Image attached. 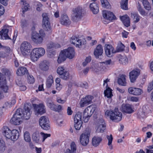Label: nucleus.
Segmentation results:
<instances>
[{
	"label": "nucleus",
	"mask_w": 153,
	"mask_h": 153,
	"mask_svg": "<svg viewBox=\"0 0 153 153\" xmlns=\"http://www.w3.org/2000/svg\"><path fill=\"white\" fill-rule=\"evenodd\" d=\"M31 114L30 107L27 105H25L22 112L20 108L17 109L11 119V122L14 125H20L22 122L23 118L25 120L28 119L30 118Z\"/></svg>",
	"instance_id": "obj_1"
},
{
	"label": "nucleus",
	"mask_w": 153,
	"mask_h": 153,
	"mask_svg": "<svg viewBox=\"0 0 153 153\" xmlns=\"http://www.w3.org/2000/svg\"><path fill=\"white\" fill-rule=\"evenodd\" d=\"M105 115L112 120L115 122L120 121L122 118V114L120 112L118 108H115L113 110H107L105 113Z\"/></svg>",
	"instance_id": "obj_2"
},
{
	"label": "nucleus",
	"mask_w": 153,
	"mask_h": 153,
	"mask_svg": "<svg viewBox=\"0 0 153 153\" xmlns=\"http://www.w3.org/2000/svg\"><path fill=\"white\" fill-rule=\"evenodd\" d=\"M45 53V49L42 48L33 49L30 54V58L33 61H36L39 57L43 56Z\"/></svg>",
	"instance_id": "obj_3"
},
{
	"label": "nucleus",
	"mask_w": 153,
	"mask_h": 153,
	"mask_svg": "<svg viewBox=\"0 0 153 153\" xmlns=\"http://www.w3.org/2000/svg\"><path fill=\"white\" fill-rule=\"evenodd\" d=\"M95 110V107L93 105L88 106L84 111L83 114V121L85 123L88 122L90 117Z\"/></svg>",
	"instance_id": "obj_4"
},
{
	"label": "nucleus",
	"mask_w": 153,
	"mask_h": 153,
	"mask_svg": "<svg viewBox=\"0 0 153 153\" xmlns=\"http://www.w3.org/2000/svg\"><path fill=\"white\" fill-rule=\"evenodd\" d=\"M90 133L88 130H86L80 135L79 141L82 146H85L88 144L90 135Z\"/></svg>",
	"instance_id": "obj_5"
},
{
	"label": "nucleus",
	"mask_w": 153,
	"mask_h": 153,
	"mask_svg": "<svg viewBox=\"0 0 153 153\" xmlns=\"http://www.w3.org/2000/svg\"><path fill=\"white\" fill-rule=\"evenodd\" d=\"M45 35L43 31H39V33H33L32 34L31 39L32 41L36 44H40L42 42L43 38Z\"/></svg>",
	"instance_id": "obj_6"
},
{
	"label": "nucleus",
	"mask_w": 153,
	"mask_h": 153,
	"mask_svg": "<svg viewBox=\"0 0 153 153\" xmlns=\"http://www.w3.org/2000/svg\"><path fill=\"white\" fill-rule=\"evenodd\" d=\"M82 114L80 112H77L75 115L74 118V127L76 130H79L82 126Z\"/></svg>",
	"instance_id": "obj_7"
},
{
	"label": "nucleus",
	"mask_w": 153,
	"mask_h": 153,
	"mask_svg": "<svg viewBox=\"0 0 153 153\" xmlns=\"http://www.w3.org/2000/svg\"><path fill=\"white\" fill-rule=\"evenodd\" d=\"M109 82V79H106L105 80H104L103 85V86H105L106 85V89L104 91L105 96L109 99V100H108V102H111V98L113 96V95L112 93V90L108 87L107 82Z\"/></svg>",
	"instance_id": "obj_8"
},
{
	"label": "nucleus",
	"mask_w": 153,
	"mask_h": 153,
	"mask_svg": "<svg viewBox=\"0 0 153 153\" xmlns=\"http://www.w3.org/2000/svg\"><path fill=\"white\" fill-rule=\"evenodd\" d=\"M48 118L45 116H42L39 120V123L42 128L45 130H48L50 128V124Z\"/></svg>",
	"instance_id": "obj_9"
},
{
	"label": "nucleus",
	"mask_w": 153,
	"mask_h": 153,
	"mask_svg": "<svg viewBox=\"0 0 153 153\" xmlns=\"http://www.w3.org/2000/svg\"><path fill=\"white\" fill-rule=\"evenodd\" d=\"M31 48V46L30 43L27 42H24L21 46V52L23 55H25L30 53Z\"/></svg>",
	"instance_id": "obj_10"
},
{
	"label": "nucleus",
	"mask_w": 153,
	"mask_h": 153,
	"mask_svg": "<svg viewBox=\"0 0 153 153\" xmlns=\"http://www.w3.org/2000/svg\"><path fill=\"white\" fill-rule=\"evenodd\" d=\"M33 105L34 108V112L36 115H42L45 112V106L43 104H40L37 105L33 104Z\"/></svg>",
	"instance_id": "obj_11"
},
{
	"label": "nucleus",
	"mask_w": 153,
	"mask_h": 153,
	"mask_svg": "<svg viewBox=\"0 0 153 153\" xmlns=\"http://www.w3.org/2000/svg\"><path fill=\"white\" fill-rule=\"evenodd\" d=\"M42 25L43 28L46 30L50 29V23L49 21V18L48 14L45 13L42 14Z\"/></svg>",
	"instance_id": "obj_12"
},
{
	"label": "nucleus",
	"mask_w": 153,
	"mask_h": 153,
	"mask_svg": "<svg viewBox=\"0 0 153 153\" xmlns=\"http://www.w3.org/2000/svg\"><path fill=\"white\" fill-rule=\"evenodd\" d=\"M140 69L136 68L133 70L129 73V77L130 81L132 83L134 82L140 74Z\"/></svg>",
	"instance_id": "obj_13"
},
{
	"label": "nucleus",
	"mask_w": 153,
	"mask_h": 153,
	"mask_svg": "<svg viewBox=\"0 0 153 153\" xmlns=\"http://www.w3.org/2000/svg\"><path fill=\"white\" fill-rule=\"evenodd\" d=\"M104 49L106 55L111 57L113 54L116 53V51L114 47L111 45L106 44L105 46Z\"/></svg>",
	"instance_id": "obj_14"
},
{
	"label": "nucleus",
	"mask_w": 153,
	"mask_h": 153,
	"mask_svg": "<svg viewBox=\"0 0 153 153\" xmlns=\"http://www.w3.org/2000/svg\"><path fill=\"white\" fill-rule=\"evenodd\" d=\"M64 68H58L57 72V74L60 76L62 79L67 80L69 78V74L68 72L65 70Z\"/></svg>",
	"instance_id": "obj_15"
},
{
	"label": "nucleus",
	"mask_w": 153,
	"mask_h": 153,
	"mask_svg": "<svg viewBox=\"0 0 153 153\" xmlns=\"http://www.w3.org/2000/svg\"><path fill=\"white\" fill-rule=\"evenodd\" d=\"M105 128V123L102 118H101L97 121L96 128V132L97 133L103 132L104 131Z\"/></svg>",
	"instance_id": "obj_16"
},
{
	"label": "nucleus",
	"mask_w": 153,
	"mask_h": 153,
	"mask_svg": "<svg viewBox=\"0 0 153 153\" xmlns=\"http://www.w3.org/2000/svg\"><path fill=\"white\" fill-rule=\"evenodd\" d=\"M93 98L92 96L88 95L86 96L85 97L82 98L80 102V107H83L91 104Z\"/></svg>",
	"instance_id": "obj_17"
},
{
	"label": "nucleus",
	"mask_w": 153,
	"mask_h": 153,
	"mask_svg": "<svg viewBox=\"0 0 153 153\" xmlns=\"http://www.w3.org/2000/svg\"><path fill=\"white\" fill-rule=\"evenodd\" d=\"M70 42L75 45L76 47L79 48L84 44V41L80 39L78 37L75 36H73L71 37Z\"/></svg>",
	"instance_id": "obj_18"
},
{
	"label": "nucleus",
	"mask_w": 153,
	"mask_h": 153,
	"mask_svg": "<svg viewBox=\"0 0 153 153\" xmlns=\"http://www.w3.org/2000/svg\"><path fill=\"white\" fill-rule=\"evenodd\" d=\"M120 110L128 114H131L134 112L132 106L129 104L122 105Z\"/></svg>",
	"instance_id": "obj_19"
},
{
	"label": "nucleus",
	"mask_w": 153,
	"mask_h": 153,
	"mask_svg": "<svg viewBox=\"0 0 153 153\" xmlns=\"http://www.w3.org/2000/svg\"><path fill=\"white\" fill-rule=\"evenodd\" d=\"M12 131L7 126H4L2 129V132L3 135L6 138L11 140Z\"/></svg>",
	"instance_id": "obj_20"
},
{
	"label": "nucleus",
	"mask_w": 153,
	"mask_h": 153,
	"mask_svg": "<svg viewBox=\"0 0 153 153\" xmlns=\"http://www.w3.org/2000/svg\"><path fill=\"white\" fill-rule=\"evenodd\" d=\"M102 14L104 18L107 20L110 21L115 19V16L111 12L107 10H104Z\"/></svg>",
	"instance_id": "obj_21"
},
{
	"label": "nucleus",
	"mask_w": 153,
	"mask_h": 153,
	"mask_svg": "<svg viewBox=\"0 0 153 153\" xmlns=\"http://www.w3.org/2000/svg\"><path fill=\"white\" fill-rule=\"evenodd\" d=\"M63 51L64 53L69 59H71L74 56L75 53L74 49L73 48L69 47L67 49L64 50Z\"/></svg>",
	"instance_id": "obj_22"
},
{
	"label": "nucleus",
	"mask_w": 153,
	"mask_h": 153,
	"mask_svg": "<svg viewBox=\"0 0 153 153\" xmlns=\"http://www.w3.org/2000/svg\"><path fill=\"white\" fill-rule=\"evenodd\" d=\"M82 9L80 7H77L75 8L74 11L73 17L76 19L81 18L82 16Z\"/></svg>",
	"instance_id": "obj_23"
},
{
	"label": "nucleus",
	"mask_w": 153,
	"mask_h": 153,
	"mask_svg": "<svg viewBox=\"0 0 153 153\" xmlns=\"http://www.w3.org/2000/svg\"><path fill=\"white\" fill-rule=\"evenodd\" d=\"M70 148L64 151V153H78L76 146L75 143L73 142L70 144Z\"/></svg>",
	"instance_id": "obj_24"
},
{
	"label": "nucleus",
	"mask_w": 153,
	"mask_h": 153,
	"mask_svg": "<svg viewBox=\"0 0 153 153\" xmlns=\"http://www.w3.org/2000/svg\"><path fill=\"white\" fill-rule=\"evenodd\" d=\"M128 90L130 94L135 95H140L143 92L142 89L130 87Z\"/></svg>",
	"instance_id": "obj_25"
},
{
	"label": "nucleus",
	"mask_w": 153,
	"mask_h": 153,
	"mask_svg": "<svg viewBox=\"0 0 153 153\" xmlns=\"http://www.w3.org/2000/svg\"><path fill=\"white\" fill-rule=\"evenodd\" d=\"M102 140V138L101 136H94L92 140V143L93 146L97 147L100 144Z\"/></svg>",
	"instance_id": "obj_26"
},
{
	"label": "nucleus",
	"mask_w": 153,
	"mask_h": 153,
	"mask_svg": "<svg viewBox=\"0 0 153 153\" xmlns=\"http://www.w3.org/2000/svg\"><path fill=\"white\" fill-rule=\"evenodd\" d=\"M103 52V49L101 45H98L95 49L94 54L96 58H98L99 56H101Z\"/></svg>",
	"instance_id": "obj_27"
},
{
	"label": "nucleus",
	"mask_w": 153,
	"mask_h": 153,
	"mask_svg": "<svg viewBox=\"0 0 153 153\" xmlns=\"http://www.w3.org/2000/svg\"><path fill=\"white\" fill-rule=\"evenodd\" d=\"M60 45L57 44H54L53 42H50L47 45V51L49 53L54 54L55 53L53 50L54 48L59 47Z\"/></svg>",
	"instance_id": "obj_28"
},
{
	"label": "nucleus",
	"mask_w": 153,
	"mask_h": 153,
	"mask_svg": "<svg viewBox=\"0 0 153 153\" xmlns=\"http://www.w3.org/2000/svg\"><path fill=\"white\" fill-rule=\"evenodd\" d=\"M8 29L4 27L1 31H0V39H9L8 35Z\"/></svg>",
	"instance_id": "obj_29"
},
{
	"label": "nucleus",
	"mask_w": 153,
	"mask_h": 153,
	"mask_svg": "<svg viewBox=\"0 0 153 153\" xmlns=\"http://www.w3.org/2000/svg\"><path fill=\"white\" fill-rule=\"evenodd\" d=\"M126 77L125 75H121L118 79V84L123 86H126L127 84Z\"/></svg>",
	"instance_id": "obj_30"
},
{
	"label": "nucleus",
	"mask_w": 153,
	"mask_h": 153,
	"mask_svg": "<svg viewBox=\"0 0 153 153\" xmlns=\"http://www.w3.org/2000/svg\"><path fill=\"white\" fill-rule=\"evenodd\" d=\"M60 22L61 24L66 26L69 25L71 23V21L66 15L62 16L60 19Z\"/></svg>",
	"instance_id": "obj_31"
},
{
	"label": "nucleus",
	"mask_w": 153,
	"mask_h": 153,
	"mask_svg": "<svg viewBox=\"0 0 153 153\" xmlns=\"http://www.w3.org/2000/svg\"><path fill=\"white\" fill-rule=\"evenodd\" d=\"M90 8L94 14H97L99 12V8L98 4L96 3H92L90 4Z\"/></svg>",
	"instance_id": "obj_32"
},
{
	"label": "nucleus",
	"mask_w": 153,
	"mask_h": 153,
	"mask_svg": "<svg viewBox=\"0 0 153 153\" xmlns=\"http://www.w3.org/2000/svg\"><path fill=\"white\" fill-rule=\"evenodd\" d=\"M120 19L126 26L128 27L130 25V19L128 16L125 15L120 17Z\"/></svg>",
	"instance_id": "obj_33"
},
{
	"label": "nucleus",
	"mask_w": 153,
	"mask_h": 153,
	"mask_svg": "<svg viewBox=\"0 0 153 153\" xmlns=\"http://www.w3.org/2000/svg\"><path fill=\"white\" fill-rule=\"evenodd\" d=\"M11 135V140L14 141L18 139L19 136V131L16 129H13Z\"/></svg>",
	"instance_id": "obj_34"
},
{
	"label": "nucleus",
	"mask_w": 153,
	"mask_h": 153,
	"mask_svg": "<svg viewBox=\"0 0 153 153\" xmlns=\"http://www.w3.org/2000/svg\"><path fill=\"white\" fill-rule=\"evenodd\" d=\"M26 68H19L17 70L16 74L18 76H22L27 73Z\"/></svg>",
	"instance_id": "obj_35"
},
{
	"label": "nucleus",
	"mask_w": 153,
	"mask_h": 153,
	"mask_svg": "<svg viewBox=\"0 0 153 153\" xmlns=\"http://www.w3.org/2000/svg\"><path fill=\"white\" fill-rule=\"evenodd\" d=\"M40 134L38 131L34 132L32 136V139L33 141L38 143L40 142Z\"/></svg>",
	"instance_id": "obj_36"
},
{
	"label": "nucleus",
	"mask_w": 153,
	"mask_h": 153,
	"mask_svg": "<svg viewBox=\"0 0 153 153\" xmlns=\"http://www.w3.org/2000/svg\"><path fill=\"white\" fill-rule=\"evenodd\" d=\"M5 102L4 104L3 108L6 109L10 108L12 106L14 105L16 102L15 99L14 98L13 99L11 100Z\"/></svg>",
	"instance_id": "obj_37"
},
{
	"label": "nucleus",
	"mask_w": 153,
	"mask_h": 153,
	"mask_svg": "<svg viewBox=\"0 0 153 153\" xmlns=\"http://www.w3.org/2000/svg\"><path fill=\"white\" fill-rule=\"evenodd\" d=\"M68 57L64 53L63 51H62L60 53L58 57L57 62L59 64L61 63L62 62L64 61Z\"/></svg>",
	"instance_id": "obj_38"
},
{
	"label": "nucleus",
	"mask_w": 153,
	"mask_h": 153,
	"mask_svg": "<svg viewBox=\"0 0 153 153\" xmlns=\"http://www.w3.org/2000/svg\"><path fill=\"white\" fill-rule=\"evenodd\" d=\"M39 65L41 67H49L52 66V63L49 60H44L40 62Z\"/></svg>",
	"instance_id": "obj_39"
},
{
	"label": "nucleus",
	"mask_w": 153,
	"mask_h": 153,
	"mask_svg": "<svg viewBox=\"0 0 153 153\" xmlns=\"http://www.w3.org/2000/svg\"><path fill=\"white\" fill-rule=\"evenodd\" d=\"M46 103L47 106L51 110L54 111L56 105L51 100L49 99H48L46 101Z\"/></svg>",
	"instance_id": "obj_40"
},
{
	"label": "nucleus",
	"mask_w": 153,
	"mask_h": 153,
	"mask_svg": "<svg viewBox=\"0 0 153 153\" xmlns=\"http://www.w3.org/2000/svg\"><path fill=\"white\" fill-rule=\"evenodd\" d=\"M16 84L19 86V89L22 91H24L26 89V86L22 84L20 79H16Z\"/></svg>",
	"instance_id": "obj_41"
},
{
	"label": "nucleus",
	"mask_w": 153,
	"mask_h": 153,
	"mask_svg": "<svg viewBox=\"0 0 153 153\" xmlns=\"http://www.w3.org/2000/svg\"><path fill=\"white\" fill-rule=\"evenodd\" d=\"M131 17L133 18V20L134 23L138 22L140 19V16L136 12L132 13H131Z\"/></svg>",
	"instance_id": "obj_42"
},
{
	"label": "nucleus",
	"mask_w": 153,
	"mask_h": 153,
	"mask_svg": "<svg viewBox=\"0 0 153 153\" xmlns=\"http://www.w3.org/2000/svg\"><path fill=\"white\" fill-rule=\"evenodd\" d=\"M119 61L120 63L123 65H126L128 63V59L125 56H120Z\"/></svg>",
	"instance_id": "obj_43"
},
{
	"label": "nucleus",
	"mask_w": 153,
	"mask_h": 153,
	"mask_svg": "<svg viewBox=\"0 0 153 153\" xmlns=\"http://www.w3.org/2000/svg\"><path fill=\"white\" fill-rule=\"evenodd\" d=\"M53 82V77L51 75H50L48 77L46 82V86L47 88H50Z\"/></svg>",
	"instance_id": "obj_44"
},
{
	"label": "nucleus",
	"mask_w": 153,
	"mask_h": 153,
	"mask_svg": "<svg viewBox=\"0 0 153 153\" xmlns=\"http://www.w3.org/2000/svg\"><path fill=\"white\" fill-rule=\"evenodd\" d=\"M125 48L124 45L120 42H119L116 48V52L122 51H124Z\"/></svg>",
	"instance_id": "obj_45"
},
{
	"label": "nucleus",
	"mask_w": 153,
	"mask_h": 153,
	"mask_svg": "<svg viewBox=\"0 0 153 153\" xmlns=\"http://www.w3.org/2000/svg\"><path fill=\"white\" fill-rule=\"evenodd\" d=\"M106 138L108 140V145L109 146V148L110 149H112L113 148V146L112 145V142L113 138L111 134H110V135H107Z\"/></svg>",
	"instance_id": "obj_46"
},
{
	"label": "nucleus",
	"mask_w": 153,
	"mask_h": 153,
	"mask_svg": "<svg viewBox=\"0 0 153 153\" xmlns=\"http://www.w3.org/2000/svg\"><path fill=\"white\" fill-rule=\"evenodd\" d=\"M101 2L102 7L106 8L110 7V5L107 0H101Z\"/></svg>",
	"instance_id": "obj_47"
},
{
	"label": "nucleus",
	"mask_w": 153,
	"mask_h": 153,
	"mask_svg": "<svg viewBox=\"0 0 153 153\" xmlns=\"http://www.w3.org/2000/svg\"><path fill=\"white\" fill-rule=\"evenodd\" d=\"M24 140L26 142H29L31 141V138L29 132L25 131L24 133Z\"/></svg>",
	"instance_id": "obj_48"
},
{
	"label": "nucleus",
	"mask_w": 153,
	"mask_h": 153,
	"mask_svg": "<svg viewBox=\"0 0 153 153\" xmlns=\"http://www.w3.org/2000/svg\"><path fill=\"white\" fill-rule=\"evenodd\" d=\"M79 69H78L80 75H85L87 74L89 70L88 68H85L82 69L81 68H79Z\"/></svg>",
	"instance_id": "obj_49"
},
{
	"label": "nucleus",
	"mask_w": 153,
	"mask_h": 153,
	"mask_svg": "<svg viewBox=\"0 0 153 153\" xmlns=\"http://www.w3.org/2000/svg\"><path fill=\"white\" fill-rule=\"evenodd\" d=\"M29 24L28 20L26 19H24L22 20L21 22V25L22 28H24L28 26Z\"/></svg>",
	"instance_id": "obj_50"
},
{
	"label": "nucleus",
	"mask_w": 153,
	"mask_h": 153,
	"mask_svg": "<svg viewBox=\"0 0 153 153\" xmlns=\"http://www.w3.org/2000/svg\"><path fill=\"white\" fill-rule=\"evenodd\" d=\"M128 0H123L121 4V8L124 10L128 9L127 3Z\"/></svg>",
	"instance_id": "obj_51"
},
{
	"label": "nucleus",
	"mask_w": 153,
	"mask_h": 153,
	"mask_svg": "<svg viewBox=\"0 0 153 153\" xmlns=\"http://www.w3.org/2000/svg\"><path fill=\"white\" fill-rule=\"evenodd\" d=\"M5 147L4 141L3 140H0V153L3 152L5 150Z\"/></svg>",
	"instance_id": "obj_52"
},
{
	"label": "nucleus",
	"mask_w": 153,
	"mask_h": 153,
	"mask_svg": "<svg viewBox=\"0 0 153 153\" xmlns=\"http://www.w3.org/2000/svg\"><path fill=\"white\" fill-rule=\"evenodd\" d=\"M40 134L41 135L42 138V142H43L47 138L50 137L51 136V134H45L43 132H41L40 133Z\"/></svg>",
	"instance_id": "obj_53"
},
{
	"label": "nucleus",
	"mask_w": 153,
	"mask_h": 153,
	"mask_svg": "<svg viewBox=\"0 0 153 153\" xmlns=\"http://www.w3.org/2000/svg\"><path fill=\"white\" fill-rule=\"evenodd\" d=\"M137 9L138 11L140 13V14L143 16H146V14L144 10L142 9L140 5L138 4V5L137 6Z\"/></svg>",
	"instance_id": "obj_54"
},
{
	"label": "nucleus",
	"mask_w": 153,
	"mask_h": 153,
	"mask_svg": "<svg viewBox=\"0 0 153 153\" xmlns=\"http://www.w3.org/2000/svg\"><path fill=\"white\" fill-rule=\"evenodd\" d=\"M29 9V6L28 4L26 3L24 4L22 8L23 13H24L25 12L28 10Z\"/></svg>",
	"instance_id": "obj_55"
},
{
	"label": "nucleus",
	"mask_w": 153,
	"mask_h": 153,
	"mask_svg": "<svg viewBox=\"0 0 153 153\" xmlns=\"http://www.w3.org/2000/svg\"><path fill=\"white\" fill-rule=\"evenodd\" d=\"M28 82L30 84H33L34 82L35 79L34 77L32 75H29L27 76Z\"/></svg>",
	"instance_id": "obj_56"
},
{
	"label": "nucleus",
	"mask_w": 153,
	"mask_h": 153,
	"mask_svg": "<svg viewBox=\"0 0 153 153\" xmlns=\"http://www.w3.org/2000/svg\"><path fill=\"white\" fill-rule=\"evenodd\" d=\"M54 111L59 112L62 110V106L60 105H56V107H55Z\"/></svg>",
	"instance_id": "obj_57"
},
{
	"label": "nucleus",
	"mask_w": 153,
	"mask_h": 153,
	"mask_svg": "<svg viewBox=\"0 0 153 153\" xmlns=\"http://www.w3.org/2000/svg\"><path fill=\"white\" fill-rule=\"evenodd\" d=\"M35 5L36 7V9L37 10L39 11L42 10V5L39 2H36Z\"/></svg>",
	"instance_id": "obj_58"
},
{
	"label": "nucleus",
	"mask_w": 153,
	"mask_h": 153,
	"mask_svg": "<svg viewBox=\"0 0 153 153\" xmlns=\"http://www.w3.org/2000/svg\"><path fill=\"white\" fill-rule=\"evenodd\" d=\"M91 70L94 72L100 73V70L104 69L103 68H91Z\"/></svg>",
	"instance_id": "obj_59"
},
{
	"label": "nucleus",
	"mask_w": 153,
	"mask_h": 153,
	"mask_svg": "<svg viewBox=\"0 0 153 153\" xmlns=\"http://www.w3.org/2000/svg\"><path fill=\"white\" fill-rule=\"evenodd\" d=\"M153 89V80L150 83H149L147 91L149 92Z\"/></svg>",
	"instance_id": "obj_60"
},
{
	"label": "nucleus",
	"mask_w": 153,
	"mask_h": 153,
	"mask_svg": "<svg viewBox=\"0 0 153 153\" xmlns=\"http://www.w3.org/2000/svg\"><path fill=\"white\" fill-rule=\"evenodd\" d=\"M79 85L80 86L83 88H84L85 89L88 88V84L86 82L81 83Z\"/></svg>",
	"instance_id": "obj_61"
},
{
	"label": "nucleus",
	"mask_w": 153,
	"mask_h": 153,
	"mask_svg": "<svg viewBox=\"0 0 153 153\" xmlns=\"http://www.w3.org/2000/svg\"><path fill=\"white\" fill-rule=\"evenodd\" d=\"M56 101L59 103L63 104L66 102V99L62 100L61 98L58 97L56 98Z\"/></svg>",
	"instance_id": "obj_62"
},
{
	"label": "nucleus",
	"mask_w": 153,
	"mask_h": 153,
	"mask_svg": "<svg viewBox=\"0 0 153 153\" xmlns=\"http://www.w3.org/2000/svg\"><path fill=\"white\" fill-rule=\"evenodd\" d=\"M100 64H104L105 65L112 64H113L112 62L111 59H109L108 60L105 61V62H103L102 63H100Z\"/></svg>",
	"instance_id": "obj_63"
},
{
	"label": "nucleus",
	"mask_w": 153,
	"mask_h": 153,
	"mask_svg": "<svg viewBox=\"0 0 153 153\" xmlns=\"http://www.w3.org/2000/svg\"><path fill=\"white\" fill-rule=\"evenodd\" d=\"M4 13V7L0 4V16L3 15Z\"/></svg>",
	"instance_id": "obj_64"
}]
</instances>
